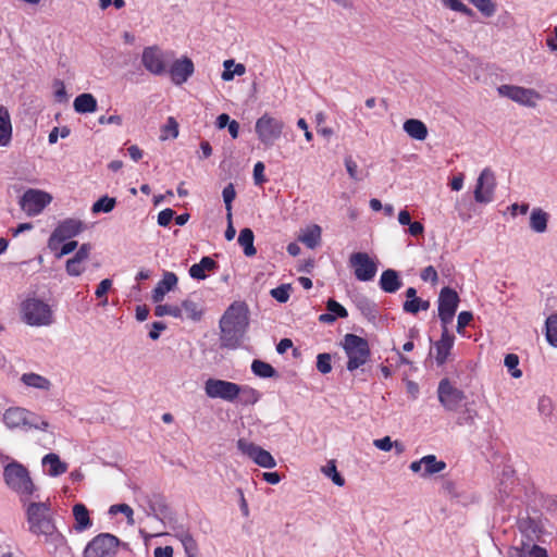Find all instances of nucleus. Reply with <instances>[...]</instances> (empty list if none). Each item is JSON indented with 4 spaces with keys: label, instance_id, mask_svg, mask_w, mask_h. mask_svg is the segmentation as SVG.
Here are the masks:
<instances>
[{
    "label": "nucleus",
    "instance_id": "1",
    "mask_svg": "<svg viewBox=\"0 0 557 557\" xmlns=\"http://www.w3.org/2000/svg\"><path fill=\"white\" fill-rule=\"evenodd\" d=\"M219 326L221 348L236 349L243 343L248 327V318L242 307L232 305L220 319Z\"/></svg>",
    "mask_w": 557,
    "mask_h": 557
},
{
    "label": "nucleus",
    "instance_id": "2",
    "mask_svg": "<svg viewBox=\"0 0 557 557\" xmlns=\"http://www.w3.org/2000/svg\"><path fill=\"white\" fill-rule=\"evenodd\" d=\"M3 480L22 500H28L37 490L27 468L16 460H12L4 467Z\"/></svg>",
    "mask_w": 557,
    "mask_h": 557
},
{
    "label": "nucleus",
    "instance_id": "3",
    "mask_svg": "<svg viewBox=\"0 0 557 557\" xmlns=\"http://www.w3.org/2000/svg\"><path fill=\"white\" fill-rule=\"evenodd\" d=\"M342 346L348 358L346 368L350 372L366 364L371 357L368 341L359 335L351 333L346 334Z\"/></svg>",
    "mask_w": 557,
    "mask_h": 557
},
{
    "label": "nucleus",
    "instance_id": "4",
    "mask_svg": "<svg viewBox=\"0 0 557 557\" xmlns=\"http://www.w3.org/2000/svg\"><path fill=\"white\" fill-rule=\"evenodd\" d=\"M3 423L10 430L14 429H37L46 431L49 426V423L46 420L40 419L35 413L21 408V407H10L8 408L2 418Z\"/></svg>",
    "mask_w": 557,
    "mask_h": 557
},
{
    "label": "nucleus",
    "instance_id": "5",
    "mask_svg": "<svg viewBox=\"0 0 557 557\" xmlns=\"http://www.w3.org/2000/svg\"><path fill=\"white\" fill-rule=\"evenodd\" d=\"M23 320L32 326L50 325L53 314L50 306L38 298H27L22 302Z\"/></svg>",
    "mask_w": 557,
    "mask_h": 557
},
{
    "label": "nucleus",
    "instance_id": "6",
    "mask_svg": "<svg viewBox=\"0 0 557 557\" xmlns=\"http://www.w3.org/2000/svg\"><path fill=\"white\" fill-rule=\"evenodd\" d=\"M29 531L36 535L44 534L47 531H52L55 527L52 517L50 516L49 502H35L30 503L26 510Z\"/></svg>",
    "mask_w": 557,
    "mask_h": 557
},
{
    "label": "nucleus",
    "instance_id": "7",
    "mask_svg": "<svg viewBox=\"0 0 557 557\" xmlns=\"http://www.w3.org/2000/svg\"><path fill=\"white\" fill-rule=\"evenodd\" d=\"M285 124L282 120L272 116L269 113H263L257 119L255 124V132L259 141L265 147L271 148L275 141L282 137Z\"/></svg>",
    "mask_w": 557,
    "mask_h": 557
},
{
    "label": "nucleus",
    "instance_id": "8",
    "mask_svg": "<svg viewBox=\"0 0 557 557\" xmlns=\"http://www.w3.org/2000/svg\"><path fill=\"white\" fill-rule=\"evenodd\" d=\"M121 541L111 533H100L89 541L83 557H115Z\"/></svg>",
    "mask_w": 557,
    "mask_h": 557
},
{
    "label": "nucleus",
    "instance_id": "9",
    "mask_svg": "<svg viewBox=\"0 0 557 557\" xmlns=\"http://www.w3.org/2000/svg\"><path fill=\"white\" fill-rule=\"evenodd\" d=\"M85 223L79 219H64L61 222H59L57 227L51 233L48 239V247L51 250L55 251L60 244L79 235L82 232L85 231Z\"/></svg>",
    "mask_w": 557,
    "mask_h": 557
},
{
    "label": "nucleus",
    "instance_id": "10",
    "mask_svg": "<svg viewBox=\"0 0 557 557\" xmlns=\"http://www.w3.org/2000/svg\"><path fill=\"white\" fill-rule=\"evenodd\" d=\"M173 53L162 51L158 46H149L143 50L141 63L151 74L161 76L166 73V66Z\"/></svg>",
    "mask_w": 557,
    "mask_h": 557
},
{
    "label": "nucleus",
    "instance_id": "11",
    "mask_svg": "<svg viewBox=\"0 0 557 557\" xmlns=\"http://www.w3.org/2000/svg\"><path fill=\"white\" fill-rule=\"evenodd\" d=\"M52 201V196L44 190L29 188L20 198L21 209L29 216L38 215Z\"/></svg>",
    "mask_w": 557,
    "mask_h": 557
},
{
    "label": "nucleus",
    "instance_id": "12",
    "mask_svg": "<svg viewBox=\"0 0 557 557\" xmlns=\"http://www.w3.org/2000/svg\"><path fill=\"white\" fill-rule=\"evenodd\" d=\"M497 90L500 96L528 108H535L536 101L542 98L536 90L516 85H500Z\"/></svg>",
    "mask_w": 557,
    "mask_h": 557
},
{
    "label": "nucleus",
    "instance_id": "13",
    "mask_svg": "<svg viewBox=\"0 0 557 557\" xmlns=\"http://www.w3.org/2000/svg\"><path fill=\"white\" fill-rule=\"evenodd\" d=\"M458 293L446 286L443 287L438 295V318L442 326H447L453 322L459 305Z\"/></svg>",
    "mask_w": 557,
    "mask_h": 557
},
{
    "label": "nucleus",
    "instance_id": "14",
    "mask_svg": "<svg viewBox=\"0 0 557 557\" xmlns=\"http://www.w3.org/2000/svg\"><path fill=\"white\" fill-rule=\"evenodd\" d=\"M237 389L238 384L231 381L211 377L205 382V393L212 399L219 398L234 404L236 403Z\"/></svg>",
    "mask_w": 557,
    "mask_h": 557
},
{
    "label": "nucleus",
    "instance_id": "15",
    "mask_svg": "<svg viewBox=\"0 0 557 557\" xmlns=\"http://www.w3.org/2000/svg\"><path fill=\"white\" fill-rule=\"evenodd\" d=\"M237 448L243 455L249 457L255 463L262 468L272 469L276 466L275 459L268 450L245 438L237 441Z\"/></svg>",
    "mask_w": 557,
    "mask_h": 557
},
{
    "label": "nucleus",
    "instance_id": "16",
    "mask_svg": "<svg viewBox=\"0 0 557 557\" xmlns=\"http://www.w3.org/2000/svg\"><path fill=\"white\" fill-rule=\"evenodd\" d=\"M496 177L492 169L485 168L480 173L475 188L474 200L479 203H490L494 200Z\"/></svg>",
    "mask_w": 557,
    "mask_h": 557
},
{
    "label": "nucleus",
    "instance_id": "17",
    "mask_svg": "<svg viewBox=\"0 0 557 557\" xmlns=\"http://www.w3.org/2000/svg\"><path fill=\"white\" fill-rule=\"evenodd\" d=\"M437 394L440 403L448 411L457 410L461 401L466 398L465 393L453 386L450 381L446 377L441 380Z\"/></svg>",
    "mask_w": 557,
    "mask_h": 557
},
{
    "label": "nucleus",
    "instance_id": "18",
    "mask_svg": "<svg viewBox=\"0 0 557 557\" xmlns=\"http://www.w3.org/2000/svg\"><path fill=\"white\" fill-rule=\"evenodd\" d=\"M350 265L357 280L361 282L371 281L377 271L375 262L367 252H355L349 258Z\"/></svg>",
    "mask_w": 557,
    "mask_h": 557
},
{
    "label": "nucleus",
    "instance_id": "19",
    "mask_svg": "<svg viewBox=\"0 0 557 557\" xmlns=\"http://www.w3.org/2000/svg\"><path fill=\"white\" fill-rule=\"evenodd\" d=\"M455 335L448 331L447 326H442L441 338L435 342V361L438 367L446 363L448 356L454 347Z\"/></svg>",
    "mask_w": 557,
    "mask_h": 557
},
{
    "label": "nucleus",
    "instance_id": "20",
    "mask_svg": "<svg viewBox=\"0 0 557 557\" xmlns=\"http://www.w3.org/2000/svg\"><path fill=\"white\" fill-rule=\"evenodd\" d=\"M195 71L194 63L188 58H183L180 60H175L170 70L169 74L171 76L172 82L175 85H182L188 81V78L193 75Z\"/></svg>",
    "mask_w": 557,
    "mask_h": 557
},
{
    "label": "nucleus",
    "instance_id": "21",
    "mask_svg": "<svg viewBox=\"0 0 557 557\" xmlns=\"http://www.w3.org/2000/svg\"><path fill=\"white\" fill-rule=\"evenodd\" d=\"M147 515L158 520L170 516V507L163 495L154 493L147 497Z\"/></svg>",
    "mask_w": 557,
    "mask_h": 557
},
{
    "label": "nucleus",
    "instance_id": "22",
    "mask_svg": "<svg viewBox=\"0 0 557 557\" xmlns=\"http://www.w3.org/2000/svg\"><path fill=\"white\" fill-rule=\"evenodd\" d=\"M177 281L178 280L175 273L169 271L164 272L162 280L158 282L152 290L151 298L153 302H161L165 294L177 285Z\"/></svg>",
    "mask_w": 557,
    "mask_h": 557
},
{
    "label": "nucleus",
    "instance_id": "23",
    "mask_svg": "<svg viewBox=\"0 0 557 557\" xmlns=\"http://www.w3.org/2000/svg\"><path fill=\"white\" fill-rule=\"evenodd\" d=\"M379 285L383 292L394 294L403 286V281L396 270L387 269L382 272Z\"/></svg>",
    "mask_w": 557,
    "mask_h": 557
},
{
    "label": "nucleus",
    "instance_id": "24",
    "mask_svg": "<svg viewBox=\"0 0 557 557\" xmlns=\"http://www.w3.org/2000/svg\"><path fill=\"white\" fill-rule=\"evenodd\" d=\"M42 535H45L46 543L53 548V553H71L72 548L67 544L66 537L57 529V527H54L52 531L49 530L45 532Z\"/></svg>",
    "mask_w": 557,
    "mask_h": 557
},
{
    "label": "nucleus",
    "instance_id": "25",
    "mask_svg": "<svg viewBox=\"0 0 557 557\" xmlns=\"http://www.w3.org/2000/svg\"><path fill=\"white\" fill-rule=\"evenodd\" d=\"M13 127L9 110L0 104V147H8L12 140Z\"/></svg>",
    "mask_w": 557,
    "mask_h": 557
},
{
    "label": "nucleus",
    "instance_id": "26",
    "mask_svg": "<svg viewBox=\"0 0 557 557\" xmlns=\"http://www.w3.org/2000/svg\"><path fill=\"white\" fill-rule=\"evenodd\" d=\"M73 516L75 519L74 530L76 532H84L91 528L92 521L84 504L78 503L73 506Z\"/></svg>",
    "mask_w": 557,
    "mask_h": 557
},
{
    "label": "nucleus",
    "instance_id": "27",
    "mask_svg": "<svg viewBox=\"0 0 557 557\" xmlns=\"http://www.w3.org/2000/svg\"><path fill=\"white\" fill-rule=\"evenodd\" d=\"M261 398V393L249 385H239L236 392V403L242 406H253Z\"/></svg>",
    "mask_w": 557,
    "mask_h": 557
},
{
    "label": "nucleus",
    "instance_id": "28",
    "mask_svg": "<svg viewBox=\"0 0 557 557\" xmlns=\"http://www.w3.org/2000/svg\"><path fill=\"white\" fill-rule=\"evenodd\" d=\"M322 228L318 224H312L298 236V240L301 242L310 249H314L321 243Z\"/></svg>",
    "mask_w": 557,
    "mask_h": 557
},
{
    "label": "nucleus",
    "instance_id": "29",
    "mask_svg": "<svg viewBox=\"0 0 557 557\" xmlns=\"http://www.w3.org/2000/svg\"><path fill=\"white\" fill-rule=\"evenodd\" d=\"M403 127L408 136L416 140H424L428 136V127L420 120L409 119L405 121Z\"/></svg>",
    "mask_w": 557,
    "mask_h": 557
},
{
    "label": "nucleus",
    "instance_id": "30",
    "mask_svg": "<svg viewBox=\"0 0 557 557\" xmlns=\"http://www.w3.org/2000/svg\"><path fill=\"white\" fill-rule=\"evenodd\" d=\"M77 113H92L97 110V99L88 92L78 95L73 102Z\"/></svg>",
    "mask_w": 557,
    "mask_h": 557
},
{
    "label": "nucleus",
    "instance_id": "31",
    "mask_svg": "<svg viewBox=\"0 0 557 557\" xmlns=\"http://www.w3.org/2000/svg\"><path fill=\"white\" fill-rule=\"evenodd\" d=\"M42 466L48 467L50 476H59L66 472L67 465L60 460L57 454L50 453L42 458Z\"/></svg>",
    "mask_w": 557,
    "mask_h": 557
},
{
    "label": "nucleus",
    "instance_id": "32",
    "mask_svg": "<svg viewBox=\"0 0 557 557\" xmlns=\"http://www.w3.org/2000/svg\"><path fill=\"white\" fill-rule=\"evenodd\" d=\"M423 471L421 472L422 478H426L436 473L442 472L446 469L447 465L443 460H438L435 455H426L422 457Z\"/></svg>",
    "mask_w": 557,
    "mask_h": 557
},
{
    "label": "nucleus",
    "instance_id": "33",
    "mask_svg": "<svg viewBox=\"0 0 557 557\" xmlns=\"http://www.w3.org/2000/svg\"><path fill=\"white\" fill-rule=\"evenodd\" d=\"M549 214L541 208H534L530 215V227L535 233H544L547 230Z\"/></svg>",
    "mask_w": 557,
    "mask_h": 557
},
{
    "label": "nucleus",
    "instance_id": "34",
    "mask_svg": "<svg viewBox=\"0 0 557 557\" xmlns=\"http://www.w3.org/2000/svg\"><path fill=\"white\" fill-rule=\"evenodd\" d=\"M21 382L27 387L41 391H49L51 387V382L47 377L34 372L22 374Z\"/></svg>",
    "mask_w": 557,
    "mask_h": 557
},
{
    "label": "nucleus",
    "instance_id": "35",
    "mask_svg": "<svg viewBox=\"0 0 557 557\" xmlns=\"http://www.w3.org/2000/svg\"><path fill=\"white\" fill-rule=\"evenodd\" d=\"M255 235L253 232L245 227L239 232L238 244L243 247L244 253L247 257H252L256 255V248L253 246Z\"/></svg>",
    "mask_w": 557,
    "mask_h": 557
},
{
    "label": "nucleus",
    "instance_id": "36",
    "mask_svg": "<svg viewBox=\"0 0 557 557\" xmlns=\"http://www.w3.org/2000/svg\"><path fill=\"white\" fill-rule=\"evenodd\" d=\"M251 372L261 379L277 376V371L268 362L255 359L251 363Z\"/></svg>",
    "mask_w": 557,
    "mask_h": 557
},
{
    "label": "nucleus",
    "instance_id": "37",
    "mask_svg": "<svg viewBox=\"0 0 557 557\" xmlns=\"http://www.w3.org/2000/svg\"><path fill=\"white\" fill-rule=\"evenodd\" d=\"M224 71L222 73V79L225 82H230L234 79L235 75H244L246 72V67L242 63H235L234 60H225L223 63Z\"/></svg>",
    "mask_w": 557,
    "mask_h": 557
},
{
    "label": "nucleus",
    "instance_id": "38",
    "mask_svg": "<svg viewBox=\"0 0 557 557\" xmlns=\"http://www.w3.org/2000/svg\"><path fill=\"white\" fill-rule=\"evenodd\" d=\"M357 307L368 320L372 321L376 319L377 309L376 305L367 297H360L357 300Z\"/></svg>",
    "mask_w": 557,
    "mask_h": 557
},
{
    "label": "nucleus",
    "instance_id": "39",
    "mask_svg": "<svg viewBox=\"0 0 557 557\" xmlns=\"http://www.w3.org/2000/svg\"><path fill=\"white\" fill-rule=\"evenodd\" d=\"M181 309L182 311L184 310L186 317L193 321H199L203 313L199 305L191 299L183 300Z\"/></svg>",
    "mask_w": 557,
    "mask_h": 557
},
{
    "label": "nucleus",
    "instance_id": "40",
    "mask_svg": "<svg viewBox=\"0 0 557 557\" xmlns=\"http://www.w3.org/2000/svg\"><path fill=\"white\" fill-rule=\"evenodd\" d=\"M116 205V199L109 196L100 197L96 202H94L91 207L92 213H109L111 212Z\"/></svg>",
    "mask_w": 557,
    "mask_h": 557
},
{
    "label": "nucleus",
    "instance_id": "41",
    "mask_svg": "<svg viewBox=\"0 0 557 557\" xmlns=\"http://www.w3.org/2000/svg\"><path fill=\"white\" fill-rule=\"evenodd\" d=\"M430 308V301L423 300L419 297L410 300H406L403 305V309L405 312L417 314L420 310H428Z\"/></svg>",
    "mask_w": 557,
    "mask_h": 557
},
{
    "label": "nucleus",
    "instance_id": "42",
    "mask_svg": "<svg viewBox=\"0 0 557 557\" xmlns=\"http://www.w3.org/2000/svg\"><path fill=\"white\" fill-rule=\"evenodd\" d=\"M85 260L79 259L75 255L65 263V271L70 276H79L85 271Z\"/></svg>",
    "mask_w": 557,
    "mask_h": 557
},
{
    "label": "nucleus",
    "instance_id": "43",
    "mask_svg": "<svg viewBox=\"0 0 557 557\" xmlns=\"http://www.w3.org/2000/svg\"><path fill=\"white\" fill-rule=\"evenodd\" d=\"M222 197L226 209V219H232V202L236 197L235 187L232 183L223 188Z\"/></svg>",
    "mask_w": 557,
    "mask_h": 557
},
{
    "label": "nucleus",
    "instance_id": "44",
    "mask_svg": "<svg viewBox=\"0 0 557 557\" xmlns=\"http://www.w3.org/2000/svg\"><path fill=\"white\" fill-rule=\"evenodd\" d=\"M546 339L552 346L557 347V314L546 320Z\"/></svg>",
    "mask_w": 557,
    "mask_h": 557
},
{
    "label": "nucleus",
    "instance_id": "45",
    "mask_svg": "<svg viewBox=\"0 0 557 557\" xmlns=\"http://www.w3.org/2000/svg\"><path fill=\"white\" fill-rule=\"evenodd\" d=\"M154 314L157 317L171 315L173 318H182V309L178 306L173 305H160L158 304L154 308Z\"/></svg>",
    "mask_w": 557,
    "mask_h": 557
},
{
    "label": "nucleus",
    "instance_id": "46",
    "mask_svg": "<svg viewBox=\"0 0 557 557\" xmlns=\"http://www.w3.org/2000/svg\"><path fill=\"white\" fill-rule=\"evenodd\" d=\"M322 471L326 476H329L333 481L335 485L343 486L345 484V479L337 471L334 461H329L327 465L322 468Z\"/></svg>",
    "mask_w": 557,
    "mask_h": 557
},
{
    "label": "nucleus",
    "instance_id": "47",
    "mask_svg": "<svg viewBox=\"0 0 557 557\" xmlns=\"http://www.w3.org/2000/svg\"><path fill=\"white\" fill-rule=\"evenodd\" d=\"M504 364L508 369L512 377L519 379L522 376L521 370L518 369L519 357L516 354L506 355L504 359Z\"/></svg>",
    "mask_w": 557,
    "mask_h": 557
},
{
    "label": "nucleus",
    "instance_id": "48",
    "mask_svg": "<svg viewBox=\"0 0 557 557\" xmlns=\"http://www.w3.org/2000/svg\"><path fill=\"white\" fill-rule=\"evenodd\" d=\"M178 136V123L172 116L168 117L165 125L161 129V139L165 140L169 137L176 138Z\"/></svg>",
    "mask_w": 557,
    "mask_h": 557
},
{
    "label": "nucleus",
    "instance_id": "49",
    "mask_svg": "<svg viewBox=\"0 0 557 557\" xmlns=\"http://www.w3.org/2000/svg\"><path fill=\"white\" fill-rule=\"evenodd\" d=\"M180 540L182 542V545L185 549L186 555L188 557L196 556L198 547H197V543L194 540V537L189 533L184 532L180 535Z\"/></svg>",
    "mask_w": 557,
    "mask_h": 557
},
{
    "label": "nucleus",
    "instance_id": "50",
    "mask_svg": "<svg viewBox=\"0 0 557 557\" xmlns=\"http://www.w3.org/2000/svg\"><path fill=\"white\" fill-rule=\"evenodd\" d=\"M292 287L289 284H282L270 290V295L278 302L285 304L289 299V292Z\"/></svg>",
    "mask_w": 557,
    "mask_h": 557
},
{
    "label": "nucleus",
    "instance_id": "51",
    "mask_svg": "<svg viewBox=\"0 0 557 557\" xmlns=\"http://www.w3.org/2000/svg\"><path fill=\"white\" fill-rule=\"evenodd\" d=\"M484 16L490 17L494 15L496 5L492 0H469Z\"/></svg>",
    "mask_w": 557,
    "mask_h": 557
},
{
    "label": "nucleus",
    "instance_id": "52",
    "mask_svg": "<svg viewBox=\"0 0 557 557\" xmlns=\"http://www.w3.org/2000/svg\"><path fill=\"white\" fill-rule=\"evenodd\" d=\"M317 369L322 374H327L332 371V357L327 352H322L317 356Z\"/></svg>",
    "mask_w": 557,
    "mask_h": 557
},
{
    "label": "nucleus",
    "instance_id": "53",
    "mask_svg": "<svg viewBox=\"0 0 557 557\" xmlns=\"http://www.w3.org/2000/svg\"><path fill=\"white\" fill-rule=\"evenodd\" d=\"M326 310L337 318L345 319L348 317L347 309L342 306L338 301L333 298H330L326 302Z\"/></svg>",
    "mask_w": 557,
    "mask_h": 557
},
{
    "label": "nucleus",
    "instance_id": "54",
    "mask_svg": "<svg viewBox=\"0 0 557 557\" xmlns=\"http://www.w3.org/2000/svg\"><path fill=\"white\" fill-rule=\"evenodd\" d=\"M443 4L453 11L465 14L466 16H472L473 11L463 4L460 0H442Z\"/></svg>",
    "mask_w": 557,
    "mask_h": 557
},
{
    "label": "nucleus",
    "instance_id": "55",
    "mask_svg": "<svg viewBox=\"0 0 557 557\" xmlns=\"http://www.w3.org/2000/svg\"><path fill=\"white\" fill-rule=\"evenodd\" d=\"M109 512L112 515L121 512L127 518V522L129 524L134 523V520H133L134 511H133L132 507L127 504L112 505L109 509Z\"/></svg>",
    "mask_w": 557,
    "mask_h": 557
},
{
    "label": "nucleus",
    "instance_id": "56",
    "mask_svg": "<svg viewBox=\"0 0 557 557\" xmlns=\"http://www.w3.org/2000/svg\"><path fill=\"white\" fill-rule=\"evenodd\" d=\"M476 411L474 409L466 408L463 412L457 419V424L459 425H473L476 417Z\"/></svg>",
    "mask_w": 557,
    "mask_h": 557
},
{
    "label": "nucleus",
    "instance_id": "57",
    "mask_svg": "<svg viewBox=\"0 0 557 557\" xmlns=\"http://www.w3.org/2000/svg\"><path fill=\"white\" fill-rule=\"evenodd\" d=\"M345 168H346V171L351 180H354V181L361 180V177L359 175V171H358V165L350 156L345 158Z\"/></svg>",
    "mask_w": 557,
    "mask_h": 557
},
{
    "label": "nucleus",
    "instance_id": "58",
    "mask_svg": "<svg viewBox=\"0 0 557 557\" xmlns=\"http://www.w3.org/2000/svg\"><path fill=\"white\" fill-rule=\"evenodd\" d=\"M537 409H539V412L544 416V417H548L552 414L553 412V403H552V399L549 397H546V396H542L540 399H539V403H537Z\"/></svg>",
    "mask_w": 557,
    "mask_h": 557
},
{
    "label": "nucleus",
    "instance_id": "59",
    "mask_svg": "<svg viewBox=\"0 0 557 557\" xmlns=\"http://www.w3.org/2000/svg\"><path fill=\"white\" fill-rule=\"evenodd\" d=\"M174 214H175L174 210H172L170 208H166V209L160 211L158 214V224L163 227L168 226L171 223V221L173 220Z\"/></svg>",
    "mask_w": 557,
    "mask_h": 557
},
{
    "label": "nucleus",
    "instance_id": "60",
    "mask_svg": "<svg viewBox=\"0 0 557 557\" xmlns=\"http://www.w3.org/2000/svg\"><path fill=\"white\" fill-rule=\"evenodd\" d=\"M253 181L256 185H262L267 182L264 176V164L261 161L257 162L253 166Z\"/></svg>",
    "mask_w": 557,
    "mask_h": 557
},
{
    "label": "nucleus",
    "instance_id": "61",
    "mask_svg": "<svg viewBox=\"0 0 557 557\" xmlns=\"http://www.w3.org/2000/svg\"><path fill=\"white\" fill-rule=\"evenodd\" d=\"M473 319V314L470 311H461L458 314L457 320V332L461 333L462 330L470 323V321Z\"/></svg>",
    "mask_w": 557,
    "mask_h": 557
},
{
    "label": "nucleus",
    "instance_id": "62",
    "mask_svg": "<svg viewBox=\"0 0 557 557\" xmlns=\"http://www.w3.org/2000/svg\"><path fill=\"white\" fill-rule=\"evenodd\" d=\"M420 276H421V280L424 282L430 281L432 283H436L438 281L437 272L433 265H429V267L424 268L422 270Z\"/></svg>",
    "mask_w": 557,
    "mask_h": 557
},
{
    "label": "nucleus",
    "instance_id": "63",
    "mask_svg": "<svg viewBox=\"0 0 557 557\" xmlns=\"http://www.w3.org/2000/svg\"><path fill=\"white\" fill-rule=\"evenodd\" d=\"M78 246V243L76 240H70V242H64V244L62 245V247L60 248V250L58 252H55V257L58 259L62 258L63 256H66L71 252H73Z\"/></svg>",
    "mask_w": 557,
    "mask_h": 557
},
{
    "label": "nucleus",
    "instance_id": "64",
    "mask_svg": "<svg viewBox=\"0 0 557 557\" xmlns=\"http://www.w3.org/2000/svg\"><path fill=\"white\" fill-rule=\"evenodd\" d=\"M112 286V281L110 278H104L102 280L97 288H96V292H95V295L97 298H102L106 296V294L109 292V289L111 288Z\"/></svg>",
    "mask_w": 557,
    "mask_h": 557
}]
</instances>
